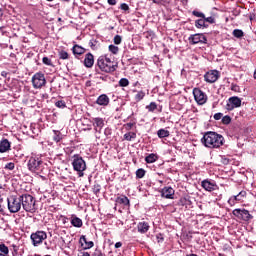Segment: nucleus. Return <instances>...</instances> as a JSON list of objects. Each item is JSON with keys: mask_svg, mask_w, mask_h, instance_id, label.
I'll return each instance as SVG.
<instances>
[{"mask_svg": "<svg viewBox=\"0 0 256 256\" xmlns=\"http://www.w3.org/2000/svg\"><path fill=\"white\" fill-rule=\"evenodd\" d=\"M137 138V134L135 132H128L124 134L125 141H133V139Z\"/></svg>", "mask_w": 256, "mask_h": 256, "instance_id": "obj_26", "label": "nucleus"}, {"mask_svg": "<svg viewBox=\"0 0 256 256\" xmlns=\"http://www.w3.org/2000/svg\"><path fill=\"white\" fill-rule=\"evenodd\" d=\"M157 135L160 139H164V137H169L170 133L169 130L160 129L158 130Z\"/></svg>", "mask_w": 256, "mask_h": 256, "instance_id": "obj_27", "label": "nucleus"}, {"mask_svg": "<svg viewBox=\"0 0 256 256\" xmlns=\"http://www.w3.org/2000/svg\"><path fill=\"white\" fill-rule=\"evenodd\" d=\"M224 138L216 132H206L201 139V143L208 149H219L223 145Z\"/></svg>", "mask_w": 256, "mask_h": 256, "instance_id": "obj_1", "label": "nucleus"}, {"mask_svg": "<svg viewBox=\"0 0 256 256\" xmlns=\"http://www.w3.org/2000/svg\"><path fill=\"white\" fill-rule=\"evenodd\" d=\"M238 107H241V98L233 96L228 99L225 109L233 111V109H238Z\"/></svg>", "mask_w": 256, "mask_h": 256, "instance_id": "obj_9", "label": "nucleus"}, {"mask_svg": "<svg viewBox=\"0 0 256 256\" xmlns=\"http://www.w3.org/2000/svg\"><path fill=\"white\" fill-rule=\"evenodd\" d=\"M59 58L60 59H69V54L66 51H61L59 53Z\"/></svg>", "mask_w": 256, "mask_h": 256, "instance_id": "obj_39", "label": "nucleus"}, {"mask_svg": "<svg viewBox=\"0 0 256 256\" xmlns=\"http://www.w3.org/2000/svg\"><path fill=\"white\" fill-rule=\"evenodd\" d=\"M62 1H66V3H69V0H62Z\"/></svg>", "mask_w": 256, "mask_h": 256, "instance_id": "obj_53", "label": "nucleus"}, {"mask_svg": "<svg viewBox=\"0 0 256 256\" xmlns=\"http://www.w3.org/2000/svg\"><path fill=\"white\" fill-rule=\"evenodd\" d=\"M120 247H123V243L117 242V243L115 244V249H119Z\"/></svg>", "mask_w": 256, "mask_h": 256, "instance_id": "obj_49", "label": "nucleus"}, {"mask_svg": "<svg viewBox=\"0 0 256 256\" xmlns=\"http://www.w3.org/2000/svg\"><path fill=\"white\" fill-rule=\"evenodd\" d=\"M120 87H127L129 85V80L127 78H122L119 81Z\"/></svg>", "mask_w": 256, "mask_h": 256, "instance_id": "obj_35", "label": "nucleus"}, {"mask_svg": "<svg viewBox=\"0 0 256 256\" xmlns=\"http://www.w3.org/2000/svg\"><path fill=\"white\" fill-rule=\"evenodd\" d=\"M97 65L104 73H113L117 70V63L111 61L108 55H102L98 58Z\"/></svg>", "mask_w": 256, "mask_h": 256, "instance_id": "obj_2", "label": "nucleus"}, {"mask_svg": "<svg viewBox=\"0 0 256 256\" xmlns=\"http://www.w3.org/2000/svg\"><path fill=\"white\" fill-rule=\"evenodd\" d=\"M222 118H223V113H216V114H214L215 121H219Z\"/></svg>", "mask_w": 256, "mask_h": 256, "instance_id": "obj_44", "label": "nucleus"}, {"mask_svg": "<svg viewBox=\"0 0 256 256\" xmlns=\"http://www.w3.org/2000/svg\"><path fill=\"white\" fill-rule=\"evenodd\" d=\"M3 17V9L0 8V19Z\"/></svg>", "mask_w": 256, "mask_h": 256, "instance_id": "obj_51", "label": "nucleus"}, {"mask_svg": "<svg viewBox=\"0 0 256 256\" xmlns=\"http://www.w3.org/2000/svg\"><path fill=\"white\" fill-rule=\"evenodd\" d=\"M96 256H104L103 253L99 252V253H96Z\"/></svg>", "mask_w": 256, "mask_h": 256, "instance_id": "obj_52", "label": "nucleus"}, {"mask_svg": "<svg viewBox=\"0 0 256 256\" xmlns=\"http://www.w3.org/2000/svg\"><path fill=\"white\" fill-rule=\"evenodd\" d=\"M66 219H67V218H64V223H65Z\"/></svg>", "mask_w": 256, "mask_h": 256, "instance_id": "obj_56", "label": "nucleus"}, {"mask_svg": "<svg viewBox=\"0 0 256 256\" xmlns=\"http://www.w3.org/2000/svg\"><path fill=\"white\" fill-rule=\"evenodd\" d=\"M116 203H120L121 205H129V198H127V196L118 197L116 199Z\"/></svg>", "mask_w": 256, "mask_h": 256, "instance_id": "obj_28", "label": "nucleus"}, {"mask_svg": "<svg viewBox=\"0 0 256 256\" xmlns=\"http://www.w3.org/2000/svg\"><path fill=\"white\" fill-rule=\"evenodd\" d=\"M233 215L243 221H250V219H253V216L250 215L246 209H235L233 210Z\"/></svg>", "mask_w": 256, "mask_h": 256, "instance_id": "obj_10", "label": "nucleus"}, {"mask_svg": "<svg viewBox=\"0 0 256 256\" xmlns=\"http://www.w3.org/2000/svg\"><path fill=\"white\" fill-rule=\"evenodd\" d=\"M4 169H7L8 171H13L15 169V163L9 162L5 165Z\"/></svg>", "mask_w": 256, "mask_h": 256, "instance_id": "obj_38", "label": "nucleus"}, {"mask_svg": "<svg viewBox=\"0 0 256 256\" xmlns=\"http://www.w3.org/2000/svg\"><path fill=\"white\" fill-rule=\"evenodd\" d=\"M41 160L37 157H31L28 161V169L29 171H32L33 173L39 171L41 169Z\"/></svg>", "mask_w": 256, "mask_h": 256, "instance_id": "obj_11", "label": "nucleus"}, {"mask_svg": "<svg viewBox=\"0 0 256 256\" xmlns=\"http://www.w3.org/2000/svg\"><path fill=\"white\" fill-rule=\"evenodd\" d=\"M95 63V59L93 58V54L88 53L84 59L85 67L91 68V66Z\"/></svg>", "mask_w": 256, "mask_h": 256, "instance_id": "obj_18", "label": "nucleus"}, {"mask_svg": "<svg viewBox=\"0 0 256 256\" xmlns=\"http://www.w3.org/2000/svg\"><path fill=\"white\" fill-rule=\"evenodd\" d=\"M97 105H100L102 107H107L109 105V96L106 94L100 95L96 100Z\"/></svg>", "mask_w": 256, "mask_h": 256, "instance_id": "obj_16", "label": "nucleus"}, {"mask_svg": "<svg viewBox=\"0 0 256 256\" xmlns=\"http://www.w3.org/2000/svg\"><path fill=\"white\" fill-rule=\"evenodd\" d=\"M30 239L34 247H37V245H41L47 239V233L45 231H37L31 234Z\"/></svg>", "mask_w": 256, "mask_h": 256, "instance_id": "obj_7", "label": "nucleus"}, {"mask_svg": "<svg viewBox=\"0 0 256 256\" xmlns=\"http://www.w3.org/2000/svg\"><path fill=\"white\" fill-rule=\"evenodd\" d=\"M0 252L9 255V248L5 244H0Z\"/></svg>", "mask_w": 256, "mask_h": 256, "instance_id": "obj_31", "label": "nucleus"}, {"mask_svg": "<svg viewBox=\"0 0 256 256\" xmlns=\"http://www.w3.org/2000/svg\"><path fill=\"white\" fill-rule=\"evenodd\" d=\"M7 201L10 213H19L21 211V196H10Z\"/></svg>", "mask_w": 256, "mask_h": 256, "instance_id": "obj_5", "label": "nucleus"}, {"mask_svg": "<svg viewBox=\"0 0 256 256\" xmlns=\"http://www.w3.org/2000/svg\"><path fill=\"white\" fill-rule=\"evenodd\" d=\"M136 177H138V179H143V177H145V170L144 169H138L136 171Z\"/></svg>", "mask_w": 256, "mask_h": 256, "instance_id": "obj_34", "label": "nucleus"}, {"mask_svg": "<svg viewBox=\"0 0 256 256\" xmlns=\"http://www.w3.org/2000/svg\"><path fill=\"white\" fill-rule=\"evenodd\" d=\"M146 109H148V111H155V109H157V104L155 102L150 103V105L146 106Z\"/></svg>", "mask_w": 256, "mask_h": 256, "instance_id": "obj_37", "label": "nucleus"}, {"mask_svg": "<svg viewBox=\"0 0 256 256\" xmlns=\"http://www.w3.org/2000/svg\"><path fill=\"white\" fill-rule=\"evenodd\" d=\"M0 256H5V254H3V253H0Z\"/></svg>", "mask_w": 256, "mask_h": 256, "instance_id": "obj_54", "label": "nucleus"}, {"mask_svg": "<svg viewBox=\"0 0 256 256\" xmlns=\"http://www.w3.org/2000/svg\"><path fill=\"white\" fill-rule=\"evenodd\" d=\"M121 41H122V38H121L120 35H116V36L114 37V43H115V45H121Z\"/></svg>", "mask_w": 256, "mask_h": 256, "instance_id": "obj_42", "label": "nucleus"}, {"mask_svg": "<svg viewBox=\"0 0 256 256\" xmlns=\"http://www.w3.org/2000/svg\"><path fill=\"white\" fill-rule=\"evenodd\" d=\"M144 97H145V92H143V91H139L135 95L136 101H141Z\"/></svg>", "mask_w": 256, "mask_h": 256, "instance_id": "obj_36", "label": "nucleus"}, {"mask_svg": "<svg viewBox=\"0 0 256 256\" xmlns=\"http://www.w3.org/2000/svg\"><path fill=\"white\" fill-rule=\"evenodd\" d=\"M193 95L198 105H205L207 103V95L199 88L193 89Z\"/></svg>", "mask_w": 256, "mask_h": 256, "instance_id": "obj_8", "label": "nucleus"}, {"mask_svg": "<svg viewBox=\"0 0 256 256\" xmlns=\"http://www.w3.org/2000/svg\"><path fill=\"white\" fill-rule=\"evenodd\" d=\"M56 107H59V109L65 108V102H63V101H57V102H56Z\"/></svg>", "mask_w": 256, "mask_h": 256, "instance_id": "obj_43", "label": "nucleus"}, {"mask_svg": "<svg viewBox=\"0 0 256 256\" xmlns=\"http://www.w3.org/2000/svg\"><path fill=\"white\" fill-rule=\"evenodd\" d=\"M161 197H164V199H173L175 197V190L172 187L166 186L161 190Z\"/></svg>", "mask_w": 256, "mask_h": 256, "instance_id": "obj_14", "label": "nucleus"}, {"mask_svg": "<svg viewBox=\"0 0 256 256\" xmlns=\"http://www.w3.org/2000/svg\"><path fill=\"white\" fill-rule=\"evenodd\" d=\"M192 14L195 16V17H201L202 19H205V14H203L202 12H199V11H193Z\"/></svg>", "mask_w": 256, "mask_h": 256, "instance_id": "obj_41", "label": "nucleus"}, {"mask_svg": "<svg viewBox=\"0 0 256 256\" xmlns=\"http://www.w3.org/2000/svg\"><path fill=\"white\" fill-rule=\"evenodd\" d=\"M204 22L206 21L207 23H215V18L214 17H207L203 18Z\"/></svg>", "mask_w": 256, "mask_h": 256, "instance_id": "obj_45", "label": "nucleus"}, {"mask_svg": "<svg viewBox=\"0 0 256 256\" xmlns=\"http://www.w3.org/2000/svg\"><path fill=\"white\" fill-rule=\"evenodd\" d=\"M139 233H147L149 231V224L147 222H140L138 224Z\"/></svg>", "mask_w": 256, "mask_h": 256, "instance_id": "obj_21", "label": "nucleus"}, {"mask_svg": "<svg viewBox=\"0 0 256 256\" xmlns=\"http://www.w3.org/2000/svg\"><path fill=\"white\" fill-rule=\"evenodd\" d=\"M206 83H215L219 79V71L211 70L204 75Z\"/></svg>", "mask_w": 256, "mask_h": 256, "instance_id": "obj_12", "label": "nucleus"}, {"mask_svg": "<svg viewBox=\"0 0 256 256\" xmlns=\"http://www.w3.org/2000/svg\"><path fill=\"white\" fill-rule=\"evenodd\" d=\"M203 189H205V191H215V189L217 188V185L214 182H211L209 180H204L201 183Z\"/></svg>", "mask_w": 256, "mask_h": 256, "instance_id": "obj_15", "label": "nucleus"}, {"mask_svg": "<svg viewBox=\"0 0 256 256\" xmlns=\"http://www.w3.org/2000/svg\"><path fill=\"white\" fill-rule=\"evenodd\" d=\"M9 149H11V142H9L7 139H3L0 142V153H7Z\"/></svg>", "mask_w": 256, "mask_h": 256, "instance_id": "obj_17", "label": "nucleus"}, {"mask_svg": "<svg viewBox=\"0 0 256 256\" xmlns=\"http://www.w3.org/2000/svg\"><path fill=\"white\" fill-rule=\"evenodd\" d=\"M109 52L113 53V55H117L119 53V47H117L115 45H110Z\"/></svg>", "mask_w": 256, "mask_h": 256, "instance_id": "obj_30", "label": "nucleus"}, {"mask_svg": "<svg viewBox=\"0 0 256 256\" xmlns=\"http://www.w3.org/2000/svg\"><path fill=\"white\" fill-rule=\"evenodd\" d=\"M233 35L234 37H237V39H241V37H243V30L235 29Z\"/></svg>", "mask_w": 256, "mask_h": 256, "instance_id": "obj_33", "label": "nucleus"}, {"mask_svg": "<svg viewBox=\"0 0 256 256\" xmlns=\"http://www.w3.org/2000/svg\"><path fill=\"white\" fill-rule=\"evenodd\" d=\"M222 123H224V125H229L231 123V117L229 116H224L222 118Z\"/></svg>", "mask_w": 256, "mask_h": 256, "instance_id": "obj_40", "label": "nucleus"}, {"mask_svg": "<svg viewBox=\"0 0 256 256\" xmlns=\"http://www.w3.org/2000/svg\"><path fill=\"white\" fill-rule=\"evenodd\" d=\"M80 243H82V245L83 243H85L86 246L84 247V249H91L94 245L93 241L87 242V238H85V236L80 237Z\"/></svg>", "mask_w": 256, "mask_h": 256, "instance_id": "obj_23", "label": "nucleus"}, {"mask_svg": "<svg viewBox=\"0 0 256 256\" xmlns=\"http://www.w3.org/2000/svg\"><path fill=\"white\" fill-rule=\"evenodd\" d=\"M47 80L45 79V74L41 72H37L32 77V85L34 89H41V87H45Z\"/></svg>", "mask_w": 256, "mask_h": 256, "instance_id": "obj_6", "label": "nucleus"}, {"mask_svg": "<svg viewBox=\"0 0 256 256\" xmlns=\"http://www.w3.org/2000/svg\"><path fill=\"white\" fill-rule=\"evenodd\" d=\"M120 9H122V11H129V5L123 3L121 4Z\"/></svg>", "mask_w": 256, "mask_h": 256, "instance_id": "obj_47", "label": "nucleus"}, {"mask_svg": "<svg viewBox=\"0 0 256 256\" xmlns=\"http://www.w3.org/2000/svg\"><path fill=\"white\" fill-rule=\"evenodd\" d=\"M48 1H53V0H48Z\"/></svg>", "mask_w": 256, "mask_h": 256, "instance_id": "obj_57", "label": "nucleus"}, {"mask_svg": "<svg viewBox=\"0 0 256 256\" xmlns=\"http://www.w3.org/2000/svg\"><path fill=\"white\" fill-rule=\"evenodd\" d=\"M157 159H159V156H157V154H150L148 156H146L145 161L146 163H155V161H157Z\"/></svg>", "mask_w": 256, "mask_h": 256, "instance_id": "obj_25", "label": "nucleus"}, {"mask_svg": "<svg viewBox=\"0 0 256 256\" xmlns=\"http://www.w3.org/2000/svg\"><path fill=\"white\" fill-rule=\"evenodd\" d=\"M61 139H63V136H61V132L57 131V130H54V137H53V140L56 142V143H59V141H61Z\"/></svg>", "mask_w": 256, "mask_h": 256, "instance_id": "obj_29", "label": "nucleus"}, {"mask_svg": "<svg viewBox=\"0 0 256 256\" xmlns=\"http://www.w3.org/2000/svg\"><path fill=\"white\" fill-rule=\"evenodd\" d=\"M245 195H247V192L246 191H241L238 195L230 198L229 203H231V201H242L243 197H245Z\"/></svg>", "mask_w": 256, "mask_h": 256, "instance_id": "obj_22", "label": "nucleus"}, {"mask_svg": "<svg viewBox=\"0 0 256 256\" xmlns=\"http://www.w3.org/2000/svg\"><path fill=\"white\" fill-rule=\"evenodd\" d=\"M20 203L24 211L34 213L35 211V198L29 194L20 195Z\"/></svg>", "mask_w": 256, "mask_h": 256, "instance_id": "obj_3", "label": "nucleus"}, {"mask_svg": "<svg viewBox=\"0 0 256 256\" xmlns=\"http://www.w3.org/2000/svg\"><path fill=\"white\" fill-rule=\"evenodd\" d=\"M99 191H101L100 186L99 185L94 186V193L97 194V193H99Z\"/></svg>", "mask_w": 256, "mask_h": 256, "instance_id": "obj_48", "label": "nucleus"}, {"mask_svg": "<svg viewBox=\"0 0 256 256\" xmlns=\"http://www.w3.org/2000/svg\"><path fill=\"white\" fill-rule=\"evenodd\" d=\"M42 61H43L44 65H52V64H51V59H49V58H47V57H44V58L42 59Z\"/></svg>", "mask_w": 256, "mask_h": 256, "instance_id": "obj_46", "label": "nucleus"}, {"mask_svg": "<svg viewBox=\"0 0 256 256\" xmlns=\"http://www.w3.org/2000/svg\"><path fill=\"white\" fill-rule=\"evenodd\" d=\"M71 225H73V227H83V220H81V218L72 215L71 217Z\"/></svg>", "mask_w": 256, "mask_h": 256, "instance_id": "obj_20", "label": "nucleus"}, {"mask_svg": "<svg viewBox=\"0 0 256 256\" xmlns=\"http://www.w3.org/2000/svg\"><path fill=\"white\" fill-rule=\"evenodd\" d=\"M72 51L74 55H83V53H85V48L79 45H74V47L72 48Z\"/></svg>", "mask_w": 256, "mask_h": 256, "instance_id": "obj_24", "label": "nucleus"}, {"mask_svg": "<svg viewBox=\"0 0 256 256\" xmlns=\"http://www.w3.org/2000/svg\"><path fill=\"white\" fill-rule=\"evenodd\" d=\"M190 256H197V255H195V254H191Z\"/></svg>", "mask_w": 256, "mask_h": 256, "instance_id": "obj_55", "label": "nucleus"}, {"mask_svg": "<svg viewBox=\"0 0 256 256\" xmlns=\"http://www.w3.org/2000/svg\"><path fill=\"white\" fill-rule=\"evenodd\" d=\"M189 41L192 45H197V43H207V38L203 34H194L189 37Z\"/></svg>", "mask_w": 256, "mask_h": 256, "instance_id": "obj_13", "label": "nucleus"}, {"mask_svg": "<svg viewBox=\"0 0 256 256\" xmlns=\"http://www.w3.org/2000/svg\"><path fill=\"white\" fill-rule=\"evenodd\" d=\"M72 167L74 171H77L79 177H83V171L87 169V164L85 163V160H83V157L74 155L72 157Z\"/></svg>", "mask_w": 256, "mask_h": 256, "instance_id": "obj_4", "label": "nucleus"}, {"mask_svg": "<svg viewBox=\"0 0 256 256\" xmlns=\"http://www.w3.org/2000/svg\"><path fill=\"white\" fill-rule=\"evenodd\" d=\"M93 126L95 127L96 131H97V129L101 130L105 126V122L103 121L102 118H94Z\"/></svg>", "mask_w": 256, "mask_h": 256, "instance_id": "obj_19", "label": "nucleus"}, {"mask_svg": "<svg viewBox=\"0 0 256 256\" xmlns=\"http://www.w3.org/2000/svg\"><path fill=\"white\" fill-rule=\"evenodd\" d=\"M195 25L197 27V29H201L202 27H205V20L203 19H199L195 22Z\"/></svg>", "mask_w": 256, "mask_h": 256, "instance_id": "obj_32", "label": "nucleus"}, {"mask_svg": "<svg viewBox=\"0 0 256 256\" xmlns=\"http://www.w3.org/2000/svg\"><path fill=\"white\" fill-rule=\"evenodd\" d=\"M110 5H117V0H108Z\"/></svg>", "mask_w": 256, "mask_h": 256, "instance_id": "obj_50", "label": "nucleus"}]
</instances>
